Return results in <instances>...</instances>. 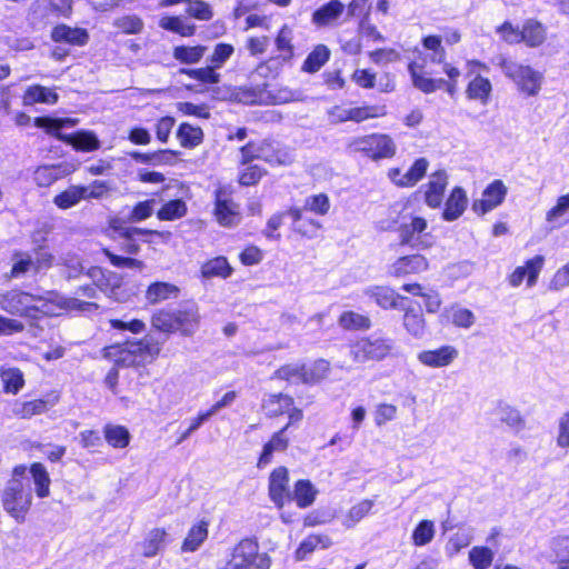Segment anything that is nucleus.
<instances>
[{"label": "nucleus", "mask_w": 569, "mask_h": 569, "mask_svg": "<svg viewBox=\"0 0 569 569\" xmlns=\"http://www.w3.org/2000/svg\"><path fill=\"white\" fill-rule=\"evenodd\" d=\"M461 40L459 31L453 30L446 33L443 37L438 34H428L422 37L421 44L427 51H430L429 61L432 63L441 64L442 71L447 78H431L426 71L427 58L422 61H410L408 71L410 73L412 84L426 94L436 92L437 90H445L449 97L453 98L459 89V81L461 78V70L447 61V52L442 46L445 41L448 46L457 44Z\"/></svg>", "instance_id": "nucleus-1"}, {"label": "nucleus", "mask_w": 569, "mask_h": 569, "mask_svg": "<svg viewBox=\"0 0 569 569\" xmlns=\"http://www.w3.org/2000/svg\"><path fill=\"white\" fill-rule=\"evenodd\" d=\"M201 323L200 307L193 300L181 301L176 308H159L150 315L151 328L167 336L192 338L200 330Z\"/></svg>", "instance_id": "nucleus-2"}, {"label": "nucleus", "mask_w": 569, "mask_h": 569, "mask_svg": "<svg viewBox=\"0 0 569 569\" xmlns=\"http://www.w3.org/2000/svg\"><path fill=\"white\" fill-rule=\"evenodd\" d=\"M147 232L148 233H131L129 238L120 237L118 241H113L114 249L123 254H118L109 247H102L100 253L117 269L142 271L146 268V263L143 260L136 257L141 251L139 240L143 243L152 244L158 241H167L171 237L170 231L147 229Z\"/></svg>", "instance_id": "nucleus-3"}, {"label": "nucleus", "mask_w": 569, "mask_h": 569, "mask_svg": "<svg viewBox=\"0 0 569 569\" xmlns=\"http://www.w3.org/2000/svg\"><path fill=\"white\" fill-rule=\"evenodd\" d=\"M330 362L326 359H317L311 363H284L276 369L272 380L291 383L315 386L323 381L330 373Z\"/></svg>", "instance_id": "nucleus-4"}, {"label": "nucleus", "mask_w": 569, "mask_h": 569, "mask_svg": "<svg viewBox=\"0 0 569 569\" xmlns=\"http://www.w3.org/2000/svg\"><path fill=\"white\" fill-rule=\"evenodd\" d=\"M44 305L41 296L32 295L20 288L7 290L0 296V309L12 317L38 320L46 312L39 303Z\"/></svg>", "instance_id": "nucleus-5"}, {"label": "nucleus", "mask_w": 569, "mask_h": 569, "mask_svg": "<svg viewBox=\"0 0 569 569\" xmlns=\"http://www.w3.org/2000/svg\"><path fill=\"white\" fill-rule=\"evenodd\" d=\"M395 342L382 336H363L349 345V355L355 363L380 362L392 356Z\"/></svg>", "instance_id": "nucleus-6"}, {"label": "nucleus", "mask_w": 569, "mask_h": 569, "mask_svg": "<svg viewBox=\"0 0 569 569\" xmlns=\"http://www.w3.org/2000/svg\"><path fill=\"white\" fill-rule=\"evenodd\" d=\"M216 99L229 103H241L247 106L277 104L278 98L268 90L267 84L262 86H223L214 90Z\"/></svg>", "instance_id": "nucleus-7"}, {"label": "nucleus", "mask_w": 569, "mask_h": 569, "mask_svg": "<svg viewBox=\"0 0 569 569\" xmlns=\"http://www.w3.org/2000/svg\"><path fill=\"white\" fill-rule=\"evenodd\" d=\"M229 560L233 569H270L272 563L270 556L260 551L254 537L241 538L232 547Z\"/></svg>", "instance_id": "nucleus-8"}, {"label": "nucleus", "mask_w": 569, "mask_h": 569, "mask_svg": "<svg viewBox=\"0 0 569 569\" xmlns=\"http://www.w3.org/2000/svg\"><path fill=\"white\" fill-rule=\"evenodd\" d=\"M498 67L503 74L516 83L518 90L527 97H535L541 89L542 74L528 64L500 57Z\"/></svg>", "instance_id": "nucleus-9"}, {"label": "nucleus", "mask_w": 569, "mask_h": 569, "mask_svg": "<svg viewBox=\"0 0 569 569\" xmlns=\"http://www.w3.org/2000/svg\"><path fill=\"white\" fill-rule=\"evenodd\" d=\"M1 505L17 523H23L32 507L31 492L24 488L21 480L11 479L1 492Z\"/></svg>", "instance_id": "nucleus-10"}, {"label": "nucleus", "mask_w": 569, "mask_h": 569, "mask_svg": "<svg viewBox=\"0 0 569 569\" xmlns=\"http://www.w3.org/2000/svg\"><path fill=\"white\" fill-rule=\"evenodd\" d=\"M349 146L353 151L372 161L391 159L397 153V144L387 133L373 132L356 137Z\"/></svg>", "instance_id": "nucleus-11"}, {"label": "nucleus", "mask_w": 569, "mask_h": 569, "mask_svg": "<svg viewBox=\"0 0 569 569\" xmlns=\"http://www.w3.org/2000/svg\"><path fill=\"white\" fill-rule=\"evenodd\" d=\"M261 409L270 419L287 415L288 421L286 425H296L303 418V411L295 406L293 397L284 392L269 393L262 400Z\"/></svg>", "instance_id": "nucleus-12"}, {"label": "nucleus", "mask_w": 569, "mask_h": 569, "mask_svg": "<svg viewBox=\"0 0 569 569\" xmlns=\"http://www.w3.org/2000/svg\"><path fill=\"white\" fill-rule=\"evenodd\" d=\"M468 76L473 77L468 81L465 93L468 100L488 104L492 93V83L489 78L481 76L480 71H488V66L477 59L467 61Z\"/></svg>", "instance_id": "nucleus-13"}, {"label": "nucleus", "mask_w": 569, "mask_h": 569, "mask_svg": "<svg viewBox=\"0 0 569 569\" xmlns=\"http://www.w3.org/2000/svg\"><path fill=\"white\" fill-rule=\"evenodd\" d=\"M232 194L233 191L229 187H218L213 192V217L226 228L238 224L241 219L239 204L233 201Z\"/></svg>", "instance_id": "nucleus-14"}, {"label": "nucleus", "mask_w": 569, "mask_h": 569, "mask_svg": "<svg viewBox=\"0 0 569 569\" xmlns=\"http://www.w3.org/2000/svg\"><path fill=\"white\" fill-rule=\"evenodd\" d=\"M162 345L152 337L128 339V359L132 368L153 362L161 353Z\"/></svg>", "instance_id": "nucleus-15"}, {"label": "nucleus", "mask_w": 569, "mask_h": 569, "mask_svg": "<svg viewBox=\"0 0 569 569\" xmlns=\"http://www.w3.org/2000/svg\"><path fill=\"white\" fill-rule=\"evenodd\" d=\"M268 496L278 509L292 501L290 491V475L284 466L271 470L268 477Z\"/></svg>", "instance_id": "nucleus-16"}, {"label": "nucleus", "mask_w": 569, "mask_h": 569, "mask_svg": "<svg viewBox=\"0 0 569 569\" xmlns=\"http://www.w3.org/2000/svg\"><path fill=\"white\" fill-rule=\"evenodd\" d=\"M428 168V159L420 157L412 162L405 173L398 167L389 168L387 177L398 188H412L426 177Z\"/></svg>", "instance_id": "nucleus-17"}, {"label": "nucleus", "mask_w": 569, "mask_h": 569, "mask_svg": "<svg viewBox=\"0 0 569 569\" xmlns=\"http://www.w3.org/2000/svg\"><path fill=\"white\" fill-rule=\"evenodd\" d=\"M430 263L428 258L419 252L398 257L389 267V276L396 279L418 276L428 271Z\"/></svg>", "instance_id": "nucleus-18"}, {"label": "nucleus", "mask_w": 569, "mask_h": 569, "mask_svg": "<svg viewBox=\"0 0 569 569\" xmlns=\"http://www.w3.org/2000/svg\"><path fill=\"white\" fill-rule=\"evenodd\" d=\"M543 266L545 257L536 254L526 260L523 264L516 267L515 270L507 276V282L512 288H518L523 282H526L528 288H532L537 284Z\"/></svg>", "instance_id": "nucleus-19"}, {"label": "nucleus", "mask_w": 569, "mask_h": 569, "mask_svg": "<svg viewBox=\"0 0 569 569\" xmlns=\"http://www.w3.org/2000/svg\"><path fill=\"white\" fill-rule=\"evenodd\" d=\"M507 192L505 182L501 179H495L483 189L481 198L472 201V211L478 216L492 211L505 201Z\"/></svg>", "instance_id": "nucleus-20"}, {"label": "nucleus", "mask_w": 569, "mask_h": 569, "mask_svg": "<svg viewBox=\"0 0 569 569\" xmlns=\"http://www.w3.org/2000/svg\"><path fill=\"white\" fill-rule=\"evenodd\" d=\"M428 229V221L420 216H410L408 222H401L398 227L399 244L402 247L429 248L430 243L421 240V236Z\"/></svg>", "instance_id": "nucleus-21"}, {"label": "nucleus", "mask_w": 569, "mask_h": 569, "mask_svg": "<svg viewBox=\"0 0 569 569\" xmlns=\"http://www.w3.org/2000/svg\"><path fill=\"white\" fill-rule=\"evenodd\" d=\"M366 296L383 310H400L410 302L407 296L386 284H376L366 289Z\"/></svg>", "instance_id": "nucleus-22"}, {"label": "nucleus", "mask_w": 569, "mask_h": 569, "mask_svg": "<svg viewBox=\"0 0 569 569\" xmlns=\"http://www.w3.org/2000/svg\"><path fill=\"white\" fill-rule=\"evenodd\" d=\"M459 357V350L452 345H441L435 349L418 352V361L428 368H445L451 366Z\"/></svg>", "instance_id": "nucleus-23"}, {"label": "nucleus", "mask_w": 569, "mask_h": 569, "mask_svg": "<svg viewBox=\"0 0 569 569\" xmlns=\"http://www.w3.org/2000/svg\"><path fill=\"white\" fill-rule=\"evenodd\" d=\"M59 401V395L48 393L44 398H36L17 402L13 408L14 417L23 420L31 419L34 416L43 415Z\"/></svg>", "instance_id": "nucleus-24"}, {"label": "nucleus", "mask_w": 569, "mask_h": 569, "mask_svg": "<svg viewBox=\"0 0 569 569\" xmlns=\"http://www.w3.org/2000/svg\"><path fill=\"white\" fill-rule=\"evenodd\" d=\"M448 173L445 169H438L430 174L428 182L423 186V199L431 209H438L442 201L448 186Z\"/></svg>", "instance_id": "nucleus-25"}, {"label": "nucleus", "mask_w": 569, "mask_h": 569, "mask_svg": "<svg viewBox=\"0 0 569 569\" xmlns=\"http://www.w3.org/2000/svg\"><path fill=\"white\" fill-rule=\"evenodd\" d=\"M56 43H67L73 47H83L89 42V33L84 28L70 27L66 23L56 24L50 32Z\"/></svg>", "instance_id": "nucleus-26"}, {"label": "nucleus", "mask_w": 569, "mask_h": 569, "mask_svg": "<svg viewBox=\"0 0 569 569\" xmlns=\"http://www.w3.org/2000/svg\"><path fill=\"white\" fill-rule=\"evenodd\" d=\"M333 545L331 537L325 532H311L298 545L293 552L296 561L308 559L317 550H327Z\"/></svg>", "instance_id": "nucleus-27"}, {"label": "nucleus", "mask_w": 569, "mask_h": 569, "mask_svg": "<svg viewBox=\"0 0 569 569\" xmlns=\"http://www.w3.org/2000/svg\"><path fill=\"white\" fill-rule=\"evenodd\" d=\"M468 196L460 186L453 187L445 201V208L441 217L445 221H455L459 219L468 207Z\"/></svg>", "instance_id": "nucleus-28"}, {"label": "nucleus", "mask_w": 569, "mask_h": 569, "mask_svg": "<svg viewBox=\"0 0 569 569\" xmlns=\"http://www.w3.org/2000/svg\"><path fill=\"white\" fill-rule=\"evenodd\" d=\"M169 533L163 527L150 529L139 542L141 556L143 558H153L164 550L168 543Z\"/></svg>", "instance_id": "nucleus-29"}, {"label": "nucleus", "mask_w": 569, "mask_h": 569, "mask_svg": "<svg viewBox=\"0 0 569 569\" xmlns=\"http://www.w3.org/2000/svg\"><path fill=\"white\" fill-rule=\"evenodd\" d=\"M401 290L413 297H419L423 301L425 310L428 313H437L442 307V299L438 290H425L419 282H406L401 286Z\"/></svg>", "instance_id": "nucleus-30"}, {"label": "nucleus", "mask_w": 569, "mask_h": 569, "mask_svg": "<svg viewBox=\"0 0 569 569\" xmlns=\"http://www.w3.org/2000/svg\"><path fill=\"white\" fill-rule=\"evenodd\" d=\"M180 288L171 282L153 281L146 288L144 299L148 305L157 306L170 299L179 297Z\"/></svg>", "instance_id": "nucleus-31"}, {"label": "nucleus", "mask_w": 569, "mask_h": 569, "mask_svg": "<svg viewBox=\"0 0 569 569\" xmlns=\"http://www.w3.org/2000/svg\"><path fill=\"white\" fill-rule=\"evenodd\" d=\"M209 520L200 519L194 522L181 541L180 550L183 553L197 551L209 536Z\"/></svg>", "instance_id": "nucleus-32"}, {"label": "nucleus", "mask_w": 569, "mask_h": 569, "mask_svg": "<svg viewBox=\"0 0 569 569\" xmlns=\"http://www.w3.org/2000/svg\"><path fill=\"white\" fill-rule=\"evenodd\" d=\"M21 100L24 107H30L37 103L52 106L58 102L59 94L53 88L34 83L26 88L21 96Z\"/></svg>", "instance_id": "nucleus-33"}, {"label": "nucleus", "mask_w": 569, "mask_h": 569, "mask_svg": "<svg viewBox=\"0 0 569 569\" xmlns=\"http://www.w3.org/2000/svg\"><path fill=\"white\" fill-rule=\"evenodd\" d=\"M520 40L528 48L542 46L547 40L546 26L535 18L526 19L521 24Z\"/></svg>", "instance_id": "nucleus-34"}, {"label": "nucleus", "mask_w": 569, "mask_h": 569, "mask_svg": "<svg viewBox=\"0 0 569 569\" xmlns=\"http://www.w3.org/2000/svg\"><path fill=\"white\" fill-rule=\"evenodd\" d=\"M188 3L186 14L198 21H210L213 18L212 7L204 0H160L161 7Z\"/></svg>", "instance_id": "nucleus-35"}, {"label": "nucleus", "mask_w": 569, "mask_h": 569, "mask_svg": "<svg viewBox=\"0 0 569 569\" xmlns=\"http://www.w3.org/2000/svg\"><path fill=\"white\" fill-rule=\"evenodd\" d=\"M208 47L201 43H181L172 48V58L180 64L191 66L202 61Z\"/></svg>", "instance_id": "nucleus-36"}, {"label": "nucleus", "mask_w": 569, "mask_h": 569, "mask_svg": "<svg viewBox=\"0 0 569 569\" xmlns=\"http://www.w3.org/2000/svg\"><path fill=\"white\" fill-rule=\"evenodd\" d=\"M260 160L272 167L287 166L291 163V158L288 151L270 139H263L260 141Z\"/></svg>", "instance_id": "nucleus-37"}, {"label": "nucleus", "mask_w": 569, "mask_h": 569, "mask_svg": "<svg viewBox=\"0 0 569 569\" xmlns=\"http://www.w3.org/2000/svg\"><path fill=\"white\" fill-rule=\"evenodd\" d=\"M60 141L70 144L76 151L92 152L101 147V143L94 132L90 130H79L66 137H60Z\"/></svg>", "instance_id": "nucleus-38"}, {"label": "nucleus", "mask_w": 569, "mask_h": 569, "mask_svg": "<svg viewBox=\"0 0 569 569\" xmlns=\"http://www.w3.org/2000/svg\"><path fill=\"white\" fill-rule=\"evenodd\" d=\"M233 271V267L224 256L207 259L200 267V274L204 279H227L232 276Z\"/></svg>", "instance_id": "nucleus-39"}, {"label": "nucleus", "mask_w": 569, "mask_h": 569, "mask_svg": "<svg viewBox=\"0 0 569 569\" xmlns=\"http://www.w3.org/2000/svg\"><path fill=\"white\" fill-rule=\"evenodd\" d=\"M402 326L407 333L416 339L423 337L427 330V321L423 312L413 307H403Z\"/></svg>", "instance_id": "nucleus-40"}, {"label": "nucleus", "mask_w": 569, "mask_h": 569, "mask_svg": "<svg viewBox=\"0 0 569 569\" xmlns=\"http://www.w3.org/2000/svg\"><path fill=\"white\" fill-rule=\"evenodd\" d=\"M179 144L184 149H194L204 140V133L200 126L190 122H181L176 131Z\"/></svg>", "instance_id": "nucleus-41"}, {"label": "nucleus", "mask_w": 569, "mask_h": 569, "mask_svg": "<svg viewBox=\"0 0 569 569\" xmlns=\"http://www.w3.org/2000/svg\"><path fill=\"white\" fill-rule=\"evenodd\" d=\"M0 380L2 391L7 395H18L26 386L24 373L18 367H1Z\"/></svg>", "instance_id": "nucleus-42"}, {"label": "nucleus", "mask_w": 569, "mask_h": 569, "mask_svg": "<svg viewBox=\"0 0 569 569\" xmlns=\"http://www.w3.org/2000/svg\"><path fill=\"white\" fill-rule=\"evenodd\" d=\"M286 217H290L291 221L300 220V208L289 207L286 210L273 213L267 221L263 234L268 239L279 240L281 234L278 232V230L282 227Z\"/></svg>", "instance_id": "nucleus-43"}, {"label": "nucleus", "mask_w": 569, "mask_h": 569, "mask_svg": "<svg viewBox=\"0 0 569 569\" xmlns=\"http://www.w3.org/2000/svg\"><path fill=\"white\" fill-rule=\"evenodd\" d=\"M546 221L553 229L569 223V192L558 197L556 204L546 212Z\"/></svg>", "instance_id": "nucleus-44"}, {"label": "nucleus", "mask_w": 569, "mask_h": 569, "mask_svg": "<svg viewBox=\"0 0 569 569\" xmlns=\"http://www.w3.org/2000/svg\"><path fill=\"white\" fill-rule=\"evenodd\" d=\"M317 495L318 490L309 479L297 480L291 492L292 501L300 509L310 507L316 501Z\"/></svg>", "instance_id": "nucleus-45"}, {"label": "nucleus", "mask_w": 569, "mask_h": 569, "mask_svg": "<svg viewBox=\"0 0 569 569\" xmlns=\"http://www.w3.org/2000/svg\"><path fill=\"white\" fill-rule=\"evenodd\" d=\"M343 10L345 6L340 0H330L313 11L312 22L319 27L328 26L331 21L338 19Z\"/></svg>", "instance_id": "nucleus-46"}, {"label": "nucleus", "mask_w": 569, "mask_h": 569, "mask_svg": "<svg viewBox=\"0 0 569 569\" xmlns=\"http://www.w3.org/2000/svg\"><path fill=\"white\" fill-rule=\"evenodd\" d=\"M29 472L34 483L36 496L40 499L49 497L51 479L46 466L41 462H32Z\"/></svg>", "instance_id": "nucleus-47"}, {"label": "nucleus", "mask_w": 569, "mask_h": 569, "mask_svg": "<svg viewBox=\"0 0 569 569\" xmlns=\"http://www.w3.org/2000/svg\"><path fill=\"white\" fill-rule=\"evenodd\" d=\"M338 325L346 331H366L371 328L372 322L367 315L346 310L339 315Z\"/></svg>", "instance_id": "nucleus-48"}, {"label": "nucleus", "mask_w": 569, "mask_h": 569, "mask_svg": "<svg viewBox=\"0 0 569 569\" xmlns=\"http://www.w3.org/2000/svg\"><path fill=\"white\" fill-rule=\"evenodd\" d=\"M159 27L182 38H191L197 32V26L188 23L180 16H164L159 20Z\"/></svg>", "instance_id": "nucleus-49"}, {"label": "nucleus", "mask_w": 569, "mask_h": 569, "mask_svg": "<svg viewBox=\"0 0 569 569\" xmlns=\"http://www.w3.org/2000/svg\"><path fill=\"white\" fill-rule=\"evenodd\" d=\"M33 124L37 128L43 129L49 136L60 141V137H66V134L61 132V129L67 126H73L74 120L70 118L40 116L33 119Z\"/></svg>", "instance_id": "nucleus-50"}, {"label": "nucleus", "mask_w": 569, "mask_h": 569, "mask_svg": "<svg viewBox=\"0 0 569 569\" xmlns=\"http://www.w3.org/2000/svg\"><path fill=\"white\" fill-rule=\"evenodd\" d=\"M103 437L107 443L114 449L127 448L131 440V435L127 427L113 423L103 426Z\"/></svg>", "instance_id": "nucleus-51"}, {"label": "nucleus", "mask_w": 569, "mask_h": 569, "mask_svg": "<svg viewBox=\"0 0 569 569\" xmlns=\"http://www.w3.org/2000/svg\"><path fill=\"white\" fill-rule=\"evenodd\" d=\"M84 200V186L71 184L53 197V203L61 210L70 209Z\"/></svg>", "instance_id": "nucleus-52"}, {"label": "nucleus", "mask_w": 569, "mask_h": 569, "mask_svg": "<svg viewBox=\"0 0 569 569\" xmlns=\"http://www.w3.org/2000/svg\"><path fill=\"white\" fill-rule=\"evenodd\" d=\"M330 50L326 44H317L305 59L301 70L307 73H316L330 59Z\"/></svg>", "instance_id": "nucleus-53"}, {"label": "nucleus", "mask_w": 569, "mask_h": 569, "mask_svg": "<svg viewBox=\"0 0 569 569\" xmlns=\"http://www.w3.org/2000/svg\"><path fill=\"white\" fill-rule=\"evenodd\" d=\"M188 212V206L181 198L166 201L156 212L160 221H174L183 218Z\"/></svg>", "instance_id": "nucleus-54"}, {"label": "nucleus", "mask_w": 569, "mask_h": 569, "mask_svg": "<svg viewBox=\"0 0 569 569\" xmlns=\"http://www.w3.org/2000/svg\"><path fill=\"white\" fill-rule=\"evenodd\" d=\"M209 62L204 67L200 68H186L181 69L180 72L187 76L189 79L197 81L199 84L212 86L220 82V73Z\"/></svg>", "instance_id": "nucleus-55"}, {"label": "nucleus", "mask_w": 569, "mask_h": 569, "mask_svg": "<svg viewBox=\"0 0 569 569\" xmlns=\"http://www.w3.org/2000/svg\"><path fill=\"white\" fill-rule=\"evenodd\" d=\"M102 357L113 362V367L130 368L133 363L128 359V340L106 346L101 349Z\"/></svg>", "instance_id": "nucleus-56"}, {"label": "nucleus", "mask_w": 569, "mask_h": 569, "mask_svg": "<svg viewBox=\"0 0 569 569\" xmlns=\"http://www.w3.org/2000/svg\"><path fill=\"white\" fill-rule=\"evenodd\" d=\"M111 241H118L120 237L129 238L131 233H148L147 228L126 226L124 221L119 217H112L108 220L104 231Z\"/></svg>", "instance_id": "nucleus-57"}, {"label": "nucleus", "mask_w": 569, "mask_h": 569, "mask_svg": "<svg viewBox=\"0 0 569 569\" xmlns=\"http://www.w3.org/2000/svg\"><path fill=\"white\" fill-rule=\"evenodd\" d=\"M66 174L67 172L62 170V164L40 166L34 171V180L38 187L48 188Z\"/></svg>", "instance_id": "nucleus-58"}, {"label": "nucleus", "mask_w": 569, "mask_h": 569, "mask_svg": "<svg viewBox=\"0 0 569 569\" xmlns=\"http://www.w3.org/2000/svg\"><path fill=\"white\" fill-rule=\"evenodd\" d=\"M168 188H169L168 186H164L161 190L152 192V198L146 199L142 201H138L137 203H134V206L132 207V209L129 213V219L132 222H139V221H143V220H147L148 218H150L153 213L156 198L161 199L162 192L164 190H167Z\"/></svg>", "instance_id": "nucleus-59"}, {"label": "nucleus", "mask_w": 569, "mask_h": 569, "mask_svg": "<svg viewBox=\"0 0 569 569\" xmlns=\"http://www.w3.org/2000/svg\"><path fill=\"white\" fill-rule=\"evenodd\" d=\"M291 29L283 24L277 32L274 38L276 49L279 52L278 58L283 61H290L295 56V47L292 44Z\"/></svg>", "instance_id": "nucleus-60"}, {"label": "nucleus", "mask_w": 569, "mask_h": 569, "mask_svg": "<svg viewBox=\"0 0 569 569\" xmlns=\"http://www.w3.org/2000/svg\"><path fill=\"white\" fill-rule=\"evenodd\" d=\"M495 552L487 546H473L468 553L472 569H489L492 566Z\"/></svg>", "instance_id": "nucleus-61"}, {"label": "nucleus", "mask_w": 569, "mask_h": 569, "mask_svg": "<svg viewBox=\"0 0 569 569\" xmlns=\"http://www.w3.org/2000/svg\"><path fill=\"white\" fill-rule=\"evenodd\" d=\"M268 171L254 163L244 164V168L240 169L237 177V182L241 187H253L257 186Z\"/></svg>", "instance_id": "nucleus-62"}, {"label": "nucleus", "mask_w": 569, "mask_h": 569, "mask_svg": "<svg viewBox=\"0 0 569 569\" xmlns=\"http://www.w3.org/2000/svg\"><path fill=\"white\" fill-rule=\"evenodd\" d=\"M387 114L386 106H356L350 108V121L360 123Z\"/></svg>", "instance_id": "nucleus-63"}, {"label": "nucleus", "mask_w": 569, "mask_h": 569, "mask_svg": "<svg viewBox=\"0 0 569 569\" xmlns=\"http://www.w3.org/2000/svg\"><path fill=\"white\" fill-rule=\"evenodd\" d=\"M435 533L433 521L428 519L420 520L411 533L412 545L416 547L426 546L432 541Z\"/></svg>", "instance_id": "nucleus-64"}]
</instances>
